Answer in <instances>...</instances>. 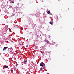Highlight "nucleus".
I'll list each match as a JSON object with an SVG mask.
<instances>
[{
  "label": "nucleus",
  "instance_id": "f257e3e1",
  "mask_svg": "<svg viewBox=\"0 0 74 74\" xmlns=\"http://www.w3.org/2000/svg\"><path fill=\"white\" fill-rule=\"evenodd\" d=\"M40 66L41 67H43L45 66V64L43 62L41 63L40 64Z\"/></svg>",
  "mask_w": 74,
  "mask_h": 74
},
{
  "label": "nucleus",
  "instance_id": "f03ea898",
  "mask_svg": "<svg viewBox=\"0 0 74 74\" xmlns=\"http://www.w3.org/2000/svg\"><path fill=\"white\" fill-rule=\"evenodd\" d=\"M44 41L46 42L47 43H49V41L45 39V40Z\"/></svg>",
  "mask_w": 74,
  "mask_h": 74
},
{
  "label": "nucleus",
  "instance_id": "7ed1b4c3",
  "mask_svg": "<svg viewBox=\"0 0 74 74\" xmlns=\"http://www.w3.org/2000/svg\"><path fill=\"white\" fill-rule=\"evenodd\" d=\"M27 60H24L23 62V63H24V64H26V63H27Z\"/></svg>",
  "mask_w": 74,
  "mask_h": 74
},
{
  "label": "nucleus",
  "instance_id": "20e7f679",
  "mask_svg": "<svg viewBox=\"0 0 74 74\" xmlns=\"http://www.w3.org/2000/svg\"><path fill=\"white\" fill-rule=\"evenodd\" d=\"M8 48V47H5L4 48H3V51H4L5 49H7Z\"/></svg>",
  "mask_w": 74,
  "mask_h": 74
},
{
  "label": "nucleus",
  "instance_id": "39448f33",
  "mask_svg": "<svg viewBox=\"0 0 74 74\" xmlns=\"http://www.w3.org/2000/svg\"><path fill=\"white\" fill-rule=\"evenodd\" d=\"M8 66H4V68H8Z\"/></svg>",
  "mask_w": 74,
  "mask_h": 74
},
{
  "label": "nucleus",
  "instance_id": "423d86ee",
  "mask_svg": "<svg viewBox=\"0 0 74 74\" xmlns=\"http://www.w3.org/2000/svg\"><path fill=\"white\" fill-rule=\"evenodd\" d=\"M14 3V1H11L10 2V3Z\"/></svg>",
  "mask_w": 74,
  "mask_h": 74
},
{
  "label": "nucleus",
  "instance_id": "0eeeda50",
  "mask_svg": "<svg viewBox=\"0 0 74 74\" xmlns=\"http://www.w3.org/2000/svg\"><path fill=\"white\" fill-rule=\"evenodd\" d=\"M50 24H51V25L52 24V21H50L49 22Z\"/></svg>",
  "mask_w": 74,
  "mask_h": 74
},
{
  "label": "nucleus",
  "instance_id": "6e6552de",
  "mask_svg": "<svg viewBox=\"0 0 74 74\" xmlns=\"http://www.w3.org/2000/svg\"><path fill=\"white\" fill-rule=\"evenodd\" d=\"M47 13L48 14H50V12L49 11H48L47 12Z\"/></svg>",
  "mask_w": 74,
  "mask_h": 74
},
{
  "label": "nucleus",
  "instance_id": "1a4fd4ad",
  "mask_svg": "<svg viewBox=\"0 0 74 74\" xmlns=\"http://www.w3.org/2000/svg\"><path fill=\"white\" fill-rule=\"evenodd\" d=\"M10 50H11V51H12V50H13L12 48H10Z\"/></svg>",
  "mask_w": 74,
  "mask_h": 74
},
{
  "label": "nucleus",
  "instance_id": "9d476101",
  "mask_svg": "<svg viewBox=\"0 0 74 74\" xmlns=\"http://www.w3.org/2000/svg\"><path fill=\"white\" fill-rule=\"evenodd\" d=\"M40 70H42V68H41L40 69Z\"/></svg>",
  "mask_w": 74,
  "mask_h": 74
},
{
  "label": "nucleus",
  "instance_id": "9b49d317",
  "mask_svg": "<svg viewBox=\"0 0 74 74\" xmlns=\"http://www.w3.org/2000/svg\"><path fill=\"white\" fill-rule=\"evenodd\" d=\"M2 33L3 34H4L5 33V31H4V32H2Z\"/></svg>",
  "mask_w": 74,
  "mask_h": 74
},
{
  "label": "nucleus",
  "instance_id": "f8f14e48",
  "mask_svg": "<svg viewBox=\"0 0 74 74\" xmlns=\"http://www.w3.org/2000/svg\"><path fill=\"white\" fill-rule=\"evenodd\" d=\"M3 73H4V72H5V71H4V70H3Z\"/></svg>",
  "mask_w": 74,
  "mask_h": 74
},
{
  "label": "nucleus",
  "instance_id": "ddd939ff",
  "mask_svg": "<svg viewBox=\"0 0 74 74\" xmlns=\"http://www.w3.org/2000/svg\"><path fill=\"white\" fill-rule=\"evenodd\" d=\"M28 47V45H27L26 46V47Z\"/></svg>",
  "mask_w": 74,
  "mask_h": 74
},
{
  "label": "nucleus",
  "instance_id": "4468645a",
  "mask_svg": "<svg viewBox=\"0 0 74 74\" xmlns=\"http://www.w3.org/2000/svg\"><path fill=\"white\" fill-rule=\"evenodd\" d=\"M57 45H58V44H57V45H56V47H57Z\"/></svg>",
  "mask_w": 74,
  "mask_h": 74
},
{
  "label": "nucleus",
  "instance_id": "2eb2a0df",
  "mask_svg": "<svg viewBox=\"0 0 74 74\" xmlns=\"http://www.w3.org/2000/svg\"><path fill=\"white\" fill-rule=\"evenodd\" d=\"M16 70V69H14V70Z\"/></svg>",
  "mask_w": 74,
  "mask_h": 74
},
{
  "label": "nucleus",
  "instance_id": "dca6fc26",
  "mask_svg": "<svg viewBox=\"0 0 74 74\" xmlns=\"http://www.w3.org/2000/svg\"><path fill=\"white\" fill-rule=\"evenodd\" d=\"M10 52H11V51H10Z\"/></svg>",
  "mask_w": 74,
  "mask_h": 74
},
{
  "label": "nucleus",
  "instance_id": "f3484780",
  "mask_svg": "<svg viewBox=\"0 0 74 74\" xmlns=\"http://www.w3.org/2000/svg\"><path fill=\"white\" fill-rule=\"evenodd\" d=\"M32 63H33V62H32Z\"/></svg>",
  "mask_w": 74,
  "mask_h": 74
},
{
  "label": "nucleus",
  "instance_id": "a211bd4d",
  "mask_svg": "<svg viewBox=\"0 0 74 74\" xmlns=\"http://www.w3.org/2000/svg\"><path fill=\"white\" fill-rule=\"evenodd\" d=\"M20 45H21V44H20Z\"/></svg>",
  "mask_w": 74,
  "mask_h": 74
}]
</instances>
